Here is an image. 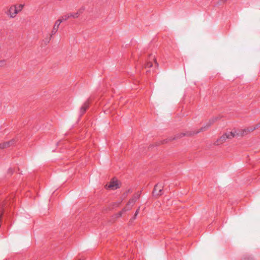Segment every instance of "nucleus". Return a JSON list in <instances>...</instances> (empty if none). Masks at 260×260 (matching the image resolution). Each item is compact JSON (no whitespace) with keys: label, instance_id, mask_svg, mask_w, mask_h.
Returning a JSON list of instances; mask_svg holds the SVG:
<instances>
[{"label":"nucleus","instance_id":"nucleus-19","mask_svg":"<svg viewBox=\"0 0 260 260\" xmlns=\"http://www.w3.org/2000/svg\"><path fill=\"white\" fill-rule=\"evenodd\" d=\"M242 260H253L252 258H251L250 257H244Z\"/></svg>","mask_w":260,"mask_h":260},{"label":"nucleus","instance_id":"nucleus-5","mask_svg":"<svg viewBox=\"0 0 260 260\" xmlns=\"http://www.w3.org/2000/svg\"><path fill=\"white\" fill-rule=\"evenodd\" d=\"M105 187L107 188H111L113 190L116 189L119 187L117 180H114V179L111 181L109 185L107 184Z\"/></svg>","mask_w":260,"mask_h":260},{"label":"nucleus","instance_id":"nucleus-12","mask_svg":"<svg viewBox=\"0 0 260 260\" xmlns=\"http://www.w3.org/2000/svg\"><path fill=\"white\" fill-rule=\"evenodd\" d=\"M70 17H73L74 18H77L79 17V15H78L77 12L74 13H70Z\"/></svg>","mask_w":260,"mask_h":260},{"label":"nucleus","instance_id":"nucleus-7","mask_svg":"<svg viewBox=\"0 0 260 260\" xmlns=\"http://www.w3.org/2000/svg\"><path fill=\"white\" fill-rule=\"evenodd\" d=\"M89 107V103L88 102L86 101L84 103V104L82 106V107L80 108V115H82L84 114V113L86 112V110L88 109Z\"/></svg>","mask_w":260,"mask_h":260},{"label":"nucleus","instance_id":"nucleus-1","mask_svg":"<svg viewBox=\"0 0 260 260\" xmlns=\"http://www.w3.org/2000/svg\"><path fill=\"white\" fill-rule=\"evenodd\" d=\"M255 129V127L251 128L250 129L248 128L246 129L242 130L241 133H237L236 131L234 132H226L223 134L216 142V145H219L225 141L226 139H231L233 138L236 137L237 136H244L247 134V131H253Z\"/></svg>","mask_w":260,"mask_h":260},{"label":"nucleus","instance_id":"nucleus-10","mask_svg":"<svg viewBox=\"0 0 260 260\" xmlns=\"http://www.w3.org/2000/svg\"><path fill=\"white\" fill-rule=\"evenodd\" d=\"M85 10V7L84 6L81 7L77 12L78 15L80 16L81 14L83 13V12Z\"/></svg>","mask_w":260,"mask_h":260},{"label":"nucleus","instance_id":"nucleus-14","mask_svg":"<svg viewBox=\"0 0 260 260\" xmlns=\"http://www.w3.org/2000/svg\"><path fill=\"white\" fill-rule=\"evenodd\" d=\"M6 65V60L3 59L0 60V67H3Z\"/></svg>","mask_w":260,"mask_h":260},{"label":"nucleus","instance_id":"nucleus-18","mask_svg":"<svg viewBox=\"0 0 260 260\" xmlns=\"http://www.w3.org/2000/svg\"><path fill=\"white\" fill-rule=\"evenodd\" d=\"M140 197V193L138 192L136 194H135L133 198H134L135 199L138 200Z\"/></svg>","mask_w":260,"mask_h":260},{"label":"nucleus","instance_id":"nucleus-23","mask_svg":"<svg viewBox=\"0 0 260 260\" xmlns=\"http://www.w3.org/2000/svg\"><path fill=\"white\" fill-rule=\"evenodd\" d=\"M205 129V127H202V128H201V130L202 131V130H203V129Z\"/></svg>","mask_w":260,"mask_h":260},{"label":"nucleus","instance_id":"nucleus-20","mask_svg":"<svg viewBox=\"0 0 260 260\" xmlns=\"http://www.w3.org/2000/svg\"><path fill=\"white\" fill-rule=\"evenodd\" d=\"M139 208L138 209H137L136 211V212H135V216H134V219L136 218V217L137 216V215L139 213Z\"/></svg>","mask_w":260,"mask_h":260},{"label":"nucleus","instance_id":"nucleus-15","mask_svg":"<svg viewBox=\"0 0 260 260\" xmlns=\"http://www.w3.org/2000/svg\"><path fill=\"white\" fill-rule=\"evenodd\" d=\"M151 67H152V63L150 61L148 62L145 65L146 68H150Z\"/></svg>","mask_w":260,"mask_h":260},{"label":"nucleus","instance_id":"nucleus-22","mask_svg":"<svg viewBox=\"0 0 260 260\" xmlns=\"http://www.w3.org/2000/svg\"><path fill=\"white\" fill-rule=\"evenodd\" d=\"M155 62L156 65L157 66H158V64L157 62L156 61V60L155 61Z\"/></svg>","mask_w":260,"mask_h":260},{"label":"nucleus","instance_id":"nucleus-4","mask_svg":"<svg viewBox=\"0 0 260 260\" xmlns=\"http://www.w3.org/2000/svg\"><path fill=\"white\" fill-rule=\"evenodd\" d=\"M162 193V186H161V185L159 184L155 185L153 191V196H159L161 195Z\"/></svg>","mask_w":260,"mask_h":260},{"label":"nucleus","instance_id":"nucleus-21","mask_svg":"<svg viewBox=\"0 0 260 260\" xmlns=\"http://www.w3.org/2000/svg\"><path fill=\"white\" fill-rule=\"evenodd\" d=\"M185 135V134H183V133H182L179 136H177L176 138H177L178 137H182V136H184Z\"/></svg>","mask_w":260,"mask_h":260},{"label":"nucleus","instance_id":"nucleus-17","mask_svg":"<svg viewBox=\"0 0 260 260\" xmlns=\"http://www.w3.org/2000/svg\"><path fill=\"white\" fill-rule=\"evenodd\" d=\"M51 39V36H50L49 39H46L43 40V41L44 42L45 44L46 45H47V44L49 43V42L50 41Z\"/></svg>","mask_w":260,"mask_h":260},{"label":"nucleus","instance_id":"nucleus-9","mask_svg":"<svg viewBox=\"0 0 260 260\" xmlns=\"http://www.w3.org/2000/svg\"><path fill=\"white\" fill-rule=\"evenodd\" d=\"M69 18H71L70 17V14H66V15H64L62 16L60 18L62 20V21L63 22L64 21H66V20H68Z\"/></svg>","mask_w":260,"mask_h":260},{"label":"nucleus","instance_id":"nucleus-11","mask_svg":"<svg viewBox=\"0 0 260 260\" xmlns=\"http://www.w3.org/2000/svg\"><path fill=\"white\" fill-rule=\"evenodd\" d=\"M62 22V20L60 19V18H59L55 21L54 25L59 28V25Z\"/></svg>","mask_w":260,"mask_h":260},{"label":"nucleus","instance_id":"nucleus-13","mask_svg":"<svg viewBox=\"0 0 260 260\" xmlns=\"http://www.w3.org/2000/svg\"><path fill=\"white\" fill-rule=\"evenodd\" d=\"M217 119H218V117H214V118H213L212 119H210L209 120V124L208 125V127L210 125H211L212 123H213L215 121H216Z\"/></svg>","mask_w":260,"mask_h":260},{"label":"nucleus","instance_id":"nucleus-6","mask_svg":"<svg viewBox=\"0 0 260 260\" xmlns=\"http://www.w3.org/2000/svg\"><path fill=\"white\" fill-rule=\"evenodd\" d=\"M15 140L13 139L9 142H4L3 143L0 144V148H5L9 147L14 144Z\"/></svg>","mask_w":260,"mask_h":260},{"label":"nucleus","instance_id":"nucleus-8","mask_svg":"<svg viewBox=\"0 0 260 260\" xmlns=\"http://www.w3.org/2000/svg\"><path fill=\"white\" fill-rule=\"evenodd\" d=\"M58 27H56V26H55L54 25H53V28L51 30V32L50 34L51 37H52V36L53 35H55L56 33V32L58 30Z\"/></svg>","mask_w":260,"mask_h":260},{"label":"nucleus","instance_id":"nucleus-24","mask_svg":"<svg viewBox=\"0 0 260 260\" xmlns=\"http://www.w3.org/2000/svg\"><path fill=\"white\" fill-rule=\"evenodd\" d=\"M176 139V137H174L172 139V140Z\"/></svg>","mask_w":260,"mask_h":260},{"label":"nucleus","instance_id":"nucleus-3","mask_svg":"<svg viewBox=\"0 0 260 260\" xmlns=\"http://www.w3.org/2000/svg\"><path fill=\"white\" fill-rule=\"evenodd\" d=\"M136 202V199L132 198L131 199L126 205V207L124 208L121 211L118 213L119 216H121L123 212H125L127 210H130L131 207L135 204Z\"/></svg>","mask_w":260,"mask_h":260},{"label":"nucleus","instance_id":"nucleus-16","mask_svg":"<svg viewBox=\"0 0 260 260\" xmlns=\"http://www.w3.org/2000/svg\"><path fill=\"white\" fill-rule=\"evenodd\" d=\"M131 192V190H130V189H128V190H127V192H124V193L122 194V199H124V198H126V197L127 196V193H128V192Z\"/></svg>","mask_w":260,"mask_h":260},{"label":"nucleus","instance_id":"nucleus-2","mask_svg":"<svg viewBox=\"0 0 260 260\" xmlns=\"http://www.w3.org/2000/svg\"><path fill=\"white\" fill-rule=\"evenodd\" d=\"M23 7V6L22 5H19L18 6H11L7 12V15L11 18H14L18 12L22 9Z\"/></svg>","mask_w":260,"mask_h":260}]
</instances>
